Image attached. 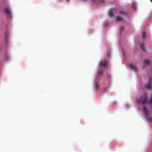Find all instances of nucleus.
<instances>
[{
  "mask_svg": "<svg viewBox=\"0 0 152 152\" xmlns=\"http://www.w3.org/2000/svg\"><path fill=\"white\" fill-rule=\"evenodd\" d=\"M99 65L100 66L101 68L99 72L98 76L96 78V81L100 80L101 77L103 74L104 70L107 68L108 66L107 62L106 61L99 62Z\"/></svg>",
  "mask_w": 152,
  "mask_h": 152,
  "instance_id": "f257e3e1",
  "label": "nucleus"
},
{
  "mask_svg": "<svg viewBox=\"0 0 152 152\" xmlns=\"http://www.w3.org/2000/svg\"><path fill=\"white\" fill-rule=\"evenodd\" d=\"M142 113L145 115V117L148 121L152 122V117H150V112L148 111L145 107H144V109L142 110Z\"/></svg>",
  "mask_w": 152,
  "mask_h": 152,
  "instance_id": "f03ea898",
  "label": "nucleus"
},
{
  "mask_svg": "<svg viewBox=\"0 0 152 152\" xmlns=\"http://www.w3.org/2000/svg\"><path fill=\"white\" fill-rule=\"evenodd\" d=\"M147 95L145 94L144 95L138 99L137 100V102L139 103H142L144 104L147 102Z\"/></svg>",
  "mask_w": 152,
  "mask_h": 152,
  "instance_id": "7ed1b4c3",
  "label": "nucleus"
},
{
  "mask_svg": "<svg viewBox=\"0 0 152 152\" xmlns=\"http://www.w3.org/2000/svg\"><path fill=\"white\" fill-rule=\"evenodd\" d=\"M146 88L148 90H151L152 89V82L150 80V81L146 83L145 84Z\"/></svg>",
  "mask_w": 152,
  "mask_h": 152,
  "instance_id": "20e7f679",
  "label": "nucleus"
},
{
  "mask_svg": "<svg viewBox=\"0 0 152 152\" xmlns=\"http://www.w3.org/2000/svg\"><path fill=\"white\" fill-rule=\"evenodd\" d=\"M143 64L146 65H149L150 62V60L149 59H145L143 60Z\"/></svg>",
  "mask_w": 152,
  "mask_h": 152,
  "instance_id": "39448f33",
  "label": "nucleus"
},
{
  "mask_svg": "<svg viewBox=\"0 0 152 152\" xmlns=\"http://www.w3.org/2000/svg\"><path fill=\"white\" fill-rule=\"evenodd\" d=\"M114 10L113 9H110L109 12V15L110 17H112L114 16V15L113 14Z\"/></svg>",
  "mask_w": 152,
  "mask_h": 152,
  "instance_id": "423d86ee",
  "label": "nucleus"
},
{
  "mask_svg": "<svg viewBox=\"0 0 152 152\" xmlns=\"http://www.w3.org/2000/svg\"><path fill=\"white\" fill-rule=\"evenodd\" d=\"M129 68L132 70L135 71L136 70V67L132 64H131L129 65Z\"/></svg>",
  "mask_w": 152,
  "mask_h": 152,
  "instance_id": "0eeeda50",
  "label": "nucleus"
},
{
  "mask_svg": "<svg viewBox=\"0 0 152 152\" xmlns=\"http://www.w3.org/2000/svg\"><path fill=\"white\" fill-rule=\"evenodd\" d=\"M4 12L7 14V16H10L11 15L10 13L9 10L7 8H5L4 9Z\"/></svg>",
  "mask_w": 152,
  "mask_h": 152,
  "instance_id": "6e6552de",
  "label": "nucleus"
},
{
  "mask_svg": "<svg viewBox=\"0 0 152 152\" xmlns=\"http://www.w3.org/2000/svg\"><path fill=\"white\" fill-rule=\"evenodd\" d=\"M122 16L121 17L120 16H117L115 20L116 21H121L122 20Z\"/></svg>",
  "mask_w": 152,
  "mask_h": 152,
  "instance_id": "1a4fd4ad",
  "label": "nucleus"
},
{
  "mask_svg": "<svg viewBox=\"0 0 152 152\" xmlns=\"http://www.w3.org/2000/svg\"><path fill=\"white\" fill-rule=\"evenodd\" d=\"M148 103L150 106L152 105V94L151 95L150 100Z\"/></svg>",
  "mask_w": 152,
  "mask_h": 152,
  "instance_id": "9d476101",
  "label": "nucleus"
},
{
  "mask_svg": "<svg viewBox=\"0 0 152 152\" xmlns=\"http://www.w3.org/2000/svg\"><path fill=\"white\" fill-rule=\"evenodd\" d=\"M132 7L134 10H135L137 9V6L134 3L132 4Z\"/></svg>",
  "mask_w": 152,
  "mask_h": 152,
  "instance_id": "9b49d317",
  "label": "nucleus"
},
{
  "mask_svg": "<svg viewBox=\"0 0 152 152\" xmlns=\"http://www.w3.org/2000/svg\"><path fill=\"white\" fill-rule=\"evenodd\" d=\"M124 27L123 26H121L120 27L119 29L121 32H122L124 30Z\"/></svg>",
  "mask_w": 152,
  "mask_h": 152,
  "instance_id": "f8f14e48",
  "label": "nucleus"
},
{
  "mask_svg": "<svg viewBox=\"0 0 152 152\" xmlns=\"http://www.w3.org/2000/svg\"><path fill=\"white\" fill-rule=\"evenodd\" d=\"M146 36V34L144 31L142 33V36L143 38H145Z\"/></svg>",
  "mask_w": 152,
  "mask_h": 152,
  "instance_id": "ddd939ff",
  "label": "nucleus"
},
{
  "mask_svg": "<svg viewBox=\"0 0 152 152\" xmlns=\"http://www.w3.org/2000/svg\"><path fill=\"white\" fill-rule=\"evenodd\" d=\"M120 13L122 15V16L123 15L125 14V12L123 11L120 12Z\"/></svg>",
  "mask_w": 152,
  "mask_h": 152,
  "instance_id": "4468645a",
  "label": "nucleus"
},
{
  "mask_svg": "<svg viewBox=\"0 0 152 152\" xmlns=\"http://www.w3.org/2000/svg\"><path fill=\"white\" fill-rule=\"evenodd\" d=\"M99 87V85H98L97 83H96L95 84V87L96 89L98 88Z\"/></svg>",
  "mask_w": 152,
  "mask_h": 152,
  "instance_id": "2eb2a0df",
  "label": "nucleus"
},
{
  "mask_svg": "<svg viewBox=\"0 0 152 152\" xmlns=\"http://www.w3.org/2000/svg\"><path fill=\"white\" fill-rule=\"evenodd\" d=\"M100 2L102 4H103L105 2L104 0H100Z\"/></svg>",
  "mask_w": 152,
  "mask_h": 152,
  "instance_id": "dca6fc26",
  "label": "nucleus"
},
{
  "mask_svg": "<svg viewBox=\"0 0 152 152\" xmlns=\"http://www.w3.org/2000/svg\"><path fill=\"white\" fill-rule=\"evenodd\" d=\"M141 48L142 49H144V48H143V46L142 45H141Z\"/></svg>",
  "mask_w": 152,
  "mask_h": 152,
  "instance_id": "f3484780",
  "label": "nucleus"
},
{
  "mask_svg": "<svg viewBox=\"0 0 152 152\" xmlns=\"http://www.w3.org/2000/svg\"><path fill=\"white\" fill-rule=\"evenodd\" d=\"M70 0H66V1H69Z\"/></svg>",
  "mask_w": 152,
  "mask_h": 152,
  "instance_id": "a211bd4d",
  "label": "nucleus"
},
{
  "mask_svg": "<svg viewBox=\"0 0 152 152\" xmlns=\"http://www.w3.org/2000/svg\"><path fill=\"white\" fill-rule=\"evenodd\" d=\"M107 77H108V75L107 74Z\"/></svg>",
  "mask_w": 152,
  "mask_h": 152,
  "instance_id": "6ab92c4d",
  "label": "nucleus"
}]
</instances>
